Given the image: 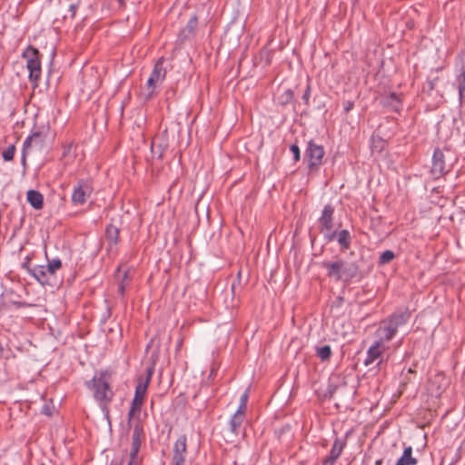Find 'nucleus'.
I'll list each match as a JSON object with an SVG mask.
<instances>
[{"label": "nucleus", "instance_id": "41", "mask_svg": "<svg viewBox=\"0 0 465 465\" xmlns=\"http://www.w3.org/2000/svg\"><path fill=\"white\" fill-rule=\"evenodd\" d=\"M119 465H122V462H120Z\"/></svg>", "mask_w": 465, "mask_h": 465}, {"label": "nucleus", "instance_id": "1", "mask_svg": "<svg viewBox=\"0 0 465 465\" xmlns=\"http://www.w3.org/2000/svg\"><path fill=\"white\" fill-rule=\"evenodd\" d=\"M411 318V312L408 309L400 310L393 312L389 317L380 322L377 330L374 332L376 342L381 345H386L392 340L397 333L398 329L407 323Z\"/></svg>", "mask_w": 465, "mask_h": 465}, {"label": "nucleus", "instance_id": "36", "mask_svg": "<svg viewBox=\"0 0 465 465\" xmlns=\"http://www.w3.org/2000/svg\"><path fill=\"white\" fill-rule=\"evenodd\" d=\"M354 106V103L351 101H347L344 103V111L346 113L350 112Z\"/></svg>", "mask_w": 465, "mask_h": 465}, {"label": "nucleus", "instance_id": "28", "mask_svg": "<svg viewBox=\"0 0 465 465\" xmlns=\"http://www.w3.org/2000/svg\"><path fill=\"white\" fill-rule=\"evenodd\" d=\"M394 258H395V253L391 250H387L381 254V256L379 258V264L380 265L387 264V263L391 262Z\"/></svg>", "mask_w": 465, "mask_h": 465}, {"label": "nucleus", "instance_id": "17", "mask_svg": "<svg viewBox=\"0 0 465 465\" xmlns=\"http://www.w3.org/2000/svg\"><path fill=\"white\" fill-rule=\"evenodd\" d=\"M246 413L242 411H236L235 413L232 416L229 427L230 432L233 437H237L242 433V426L245 420Z\"/></svg>", "mask_w": 465, "mask_h": 465}, {"label": "nucleus", "instance_id": "27", "mask_svg": "<svg viewBox=\"0 0 465 465\" xmlns=\"http://www.w3.org/2000/svg\"><path fill=\"white\" fill-rule=\"evenodd\" d=\"M456 83L460 98L462 99L463 93L465 92V70L462 69L460 74L457 75Z\"/></svg>", "mask_w": 465, "mask_h": 465}, {"label": "nucleus", "instance_id": "24", "mask_svg": "<svg viewBox=\"0 0 465 465\" xmlns=\"http://www.w3.org/2000/svg\"><path fill=\"white\" fill-rule=\"evenodd\" d=\"M316 354L322 361H329L331 356L330 345H324L316 349Z\"/></svg>", "mask_w": 465, "mask_h": 465}, {"label": "nucleus", "instance_id": "9", "mask_svg": "<svg viewBox=\"0 0 465 465\" xmlns=\"http://www.w3.org/2000/svg\"><path fill=\"white\" fill-rule=\"evenodd\" d=\"M446 154L441 149L436 148L434 150L430 169L431 175L434 179H439L449 173L450 164L446 163Z\"/></svg>", "mask_w": 465, "mask_h": 465}, {"label": "nucleus", "instance_id": "35", "mask_svg": "<svg viewBox=\"0 0 465 465\" xmlns=\"http://www.w3.org/2000/svg\"><path fill=\"white\" fill-rule=\"evenodd\" d=\"M310 95H311V87L308 85L306 87V90H305L303 95H302V99L306 104H309Z\"/></svg>", "mask_w": 465, "mask_h": 465}, {"label": "nucleus", "instance_id": "3", "mask_svg": "<svg viewBox=\"0 0 465 465\" xmlns=\"http://www.w3.org/2000/svg\"><path fill=\"white\" fill-rule=\"evenodd\" d=\"M111 377V371H101L86 382L87 387L94 392V398L104 408H106L114 398V391L110 387Z\"/></svg>", "mask_w": 465, "mask_h": 465}, {"label": "nucleus", "instance_id": "4", "mask_svg": "<svg viewBox=\"0 0 465 465\" xmlns=\"http://www.w3.org/2000/svg\"><path fill=\"white\" fill-rule=\"evenodd\" d=\"M22 57L26 61L29 80L37 84L42 74L41 54L39 51L34 46L29 45L23 52Z\"/></svg>", "mask_w": 465, "mask_h": 465}, {"label": "nucleus", "instance_id": "10", "mask_svg": "<svg viewBox=\"0 0 465 465\" xmlns=\"http://www.w3.org/2000/svg\"><path fill=\"white\" fill-rule=\"evenodd\" d=\"M153 375V370L148 369L146 376H140L137 380V385L135 388L134 397L132 401L133 406L141 409L143 403V400L147 391V388L151 381Z\"/></svg>", "mask_w": 465, "mask_h": 465}, {"label": "nucleus", "instance_id": "22", "mask_svg": "<svg viewBox=\"0 0 465 465\" xmlns=\"http://www.w3.org/2000/svg\"><path fill=\"white\" fill-rule=\"evenodd\" d=\"M448 385V381L441 374H437L430 382V391H443Z\"/></svg>", "mask_w": 465, "mask_h": 465}, {"label": "nucleus", "instance_id": "18", "mask_svg": "<svg viewBox=\"0 0 465 465\" xmlns=\"http://www.w3.org/2000/svg\"><path fill=\"white\" fill-rule=\"evenodd\" d=\"M335 235H337V241L341 251H346L351 247V236L348 230H341L339 232H333L329 237V240L331 241Z\"/></svg>", "mask_w": 465, "mask_h": 465}, {"label": "nucleus", "instance_id": "8", "mask_svg": "<svg viewBox=\"0 0 465 465\" xmlns=\"http://www.w3.org/2000/svg\"><path fill=\"white\" fill-rule=\"evenodd\" d=\"M27 272L43 286H54L57 282L56 275L47 264L28 267Z\"/></svg>", "mask_w": 465, "mask_h": 465}, {"label": "nucleus", "instance_id": "37", "mask_svg": "<svg viewBox=\"0 0 465 465\" xmlns=\"http://www.w3.org/2000/svg\"><path fill=\"white\" fill-rule=\"evenodd\" d=\"M72 145L69 144L67 145L66 147H64V155H65L66 153H69L70 149H71Z\"/></svg>", "mask_w": 465, "mask_h": 465}, {"label": "nucleus", "instance_id": "2", "mask_svg": "<svg viewBox=\"0 0 465 465\" xmlns=\"http://www.w3.org/2000/svg\"><path fill=\"white\" fill-rule=\"evenodd\" d=\"M327 272V276L335 282H343L349 284L353 279L360 278L361 272L355 262H346L342 259L324 261L322 263Z\"/></svg>", "mask_w": 465, "mask_h": 465}, {"label": "nucleus", "instance_id": "7", "mask_svg": "<svg viewBox=\"0 0 465 465\" xmlns=\"http://www.w3.org/2000/svg\"><path fill=\"white\" fill-rule=\"evenodd\" d=\"M324 153V148L322 145L315 143L312 140L308 143L304 159L311 171L316 170L322 165Z\"/></svg>", "mask_w": 465, "mask_h": 465}, {"label": "nucleus", "instance_id": "16", "mask_svg": "<svg viewBox=\"0 0 465 465\" xmlns=\"http://www.w3.org/2000/svg\"><path fill=\"white\" fill-rule=\"evenodd\" d=\"M144 437L143 426L140 420H136L134 424L133 434H132V443H131V451H138L140 450L142 444V438Z\"/></svg>", "mask_w": 465, "mask_h": 465}, {"label": "nucleus", "instance_id": "5", "mask_svg": "<svg viewBox=\"0 0 465 465\" xmlns=\"http://www.w3.org/2000/svg\"><path fill=\"white\" fill-rule=\"evenodd\" d=\"M93 182L91 179H79L74 187L71 200L74 205H83L93 193Z\"/></svg>", "mask_w": 465, "mask_h": 465}, {"label": "nucleus", "instance_id": "34", "mask_svg": "<svg viewBox=\"0 0 465 465\" xmlns=\"http://www.w3.org/2000/svg\"><path fill=\"white\" fill-rule=\"evenodd\" d=\"M291 152L293 154V159L295 162H299L301 159L300 148L297 144H292L290 147Z\"/></svg>", "mask_w": 465, "mask_h": 465}, {"label": "nucleus", "instance_id": "21", "mask_svg": "<svg viewBox=\"0 0 465 465\" xmlns=\"http://www.w3.org/2000/svg\"><path fill=\"white\" fill-rule=\"evenodd\" d=\"M418 460L412 456V448L408 446L404 449L402 455L398 459L395 465H416Z\"/></svg>", "mask_w": 465, "mask_h": 465}, {"label": "nucleus", "instance_id": "40", "mask_svg": "<svg viewBox=\"0 0 465 465\" xmlns=\"http://www.w3.org/2000/svg\"><path fill=\"white\" fill-rule=\"evenodd\" d=\"M117 1H118V3H119L121 5H124V0H117Z\"/></svg>", "mask_w": 465, "mask_h": 465}, {"label": "nucleus", "instance_id": "11", "mask_svg": "<svg viewBox=\"0 0 465 465\" xmlns=\"http://www.w3.org/2000/svg\"><path fill=\"white\" fill-rule=\"evenodd\" d=\"M187 454V438L181 435L175 441L173 446V453L172 465H185Z\"/></svg>", "mask_w": 465, "mask_h": 465}, {"label": "nucleus", "instance_id": "32", "mask_svg": "<svg viewBox=\"0 0 465 465\" xmlns=\"http://www.w3.org/2000/svg\"><path fill=\"white\" fill-rule=\"evenodd\" d=\"M47 265L51 268L54 273L56 275V272L62 268V262L60 259H53L49 261Z\"/></svg>", "mask_w": 465, "mask_h": 465}, {"label": "nucleus", "instance_id": "14", "mask_svg": "<svg viewBox=\"0 0 465 465\" xmlns=\"http://www.w3.org/2000/svg\"><path fill=\"white\" fill-rule=\"evenodd\" d=\"M346 446V440L336 438L331 446L330 454L322 460V465H334Z\"/></svg>", "mask_w": 465, "mask_h": 465}, {"label": "nucleus", "instance_id": "29", "mask_svg": "<svg viewBox=\"0 0 465 465\" xmlns=\"http://www.w3.org/2000/svg\"><path fill=\"white\" fill-rule=\"evenodd\" d=\"M248 399H249V389H246L245 391L241 395L240 404L237 409L238 411H242V412L246 413Z\"/></svg>", "mask_w": 465, "mask_h": 465}, {"label": "nucleus", "instance_id": "31", "mask_svg": "<svg viewBox=\"0 0 465 465\" xmlns=\"http://www.w3.org/2000/svg\"><path fill=\"white\" fill-rule=\"evenodd\" d=\"M15 153V146L10 145L3 152V158L5 161H12Z\"/></svg>", "mask_w": 465, "mask_h": 465}, {"label": "nucleus", "instance_id": "26", "mask_svg": "<svg viewBox=\"0 0 465 465\" xmlns=\"http://www.w3.org/2000/svg\"><path fill=\"white\" fill-rule=\"evenodd\" d=\"M197 17L196 16H193L187 23L186 26L183 28V34L184 35L185 37L189 36L190 35H193L195 30H196V27H197Z\"/></svg>", "mask_w": 465, "mask_h": 465}, {"label": "nucleus", "instance_id": "23", "mask_svg": "<svg viewBox=\"0 0 465 465\" xmlns=\"http://www.w3.org/2000/svg\"><path fill=\"white\" fill-rule=\"evenodd\" d=\"M401 98L396 93H390L384 97V104L391 106L395 112L401 109Z\"/></svg>", "mask_w": 465, "mask_h": 465}, {"label": "nucleus", "instance_id": "25", "mask_svg": "<svg viewBox=\"0 0 465 465\" xmlns=\"http://www.w3.org/2000/svg\"><path fill=\"white\" fill-rule=\"evenodd\" d=\"M140 413H141V409L131 405V408L128 412V422H127L129 428H132V426H134V422L136 420H140L139 419Z\"/></svg>", "mask_w": 465, "mask_h": 465}, {"label": "nucleus", "instance_id": "15", "mask_svg": "<svg viewBox=\"0 0 465 465\" xmlns=\"http://www.w3.org/2000/svg\"><path fill=\"white\" fill-rule=\"evenodd\" d=\"M333 213L334 207L331 204H326L322 210V215L319 218V223L322 231L331 232L333 228Z\"/></svg>", "mask_w": 465, "mask_h": 465}, {"label": "nucleus", "instance_id": "19", "mask_svg": "<svg viewBox=\"0 0 465 465\" xmlns=\"http://www.w3.org/2000/svg\"><path fill=\"white\" fill-rule=\"evenodd\" d=\"M120 230L114 224H108L105 228V239L109 248L117 245L119 242Z\"/></svg>", "mask_w": 465, "mask_h": 465}, {"label": "nucleus", "instance_id": "30", "mask_svg": "<svg viewBox=\"0 0 465 465\" xmlns=\"http://www.w3.org/2000/svg\"><path fill=\"white\" fill-rule=\"evenodd\" d=\"M142 457L139 456L138 451H131L130 450V458L127 465H141L142 463Z\"/></svg>", "mask_w": 465, "mask_h": 465}, {"label": "nucleus", "instance_id": "38", "mask_svg": "<svg viewBox=\"0 0 465 465\" xmlns=\"http://www.w3.org/2000/svg\"><path fill=\"white\" fill-rule=\"evenodd\" d=\"M119 292H121V294H124V286L123 284H121L119 286Z\"/></svg>", "mask_w": 465, "mask_h": 465}, {"label": "nucleus", "instance_id": "6", "mask_svg": "<svg viewBox=\"0 0 465 465\" xmlns=\"http://www.w3.org/2000/svg\"><path fill=\"white\" fill-rule=\"evenodd\" d=\"M163 63L164 58L160 57L156 61L151 75L147 80L146 89L148 91V97H152L153 95L155 88L163 82L166 76V69L163 67Z\"/></svg>", "mask_w": 465, "mask_h": 465}, {"label": "nucleus", "instance_id": "39", "mask_svg": "<svg viewBox=\"0 0 465 465\" xmlns=\"http://www.w3.org/2000/svg\"><path fill=\"white\" fill-rule=\"evenodd\" d=\"M381 462H382V460H377V461H376V465H381Z\"/></svg>", "mask_w": 465, "mask_h": 465}, {"label": "nucleus", "instance_id": "33", "mask_svg": "<svg viewBox=\"0 0 465 465\" xmlns=\"http://www.w3.org/2000/svg\"><path fill=\"white\" fill-rule=\"evenodd\" d=\"M77 9H78V3L70 4L69 8H68V13H69V17L71 19H73L75 16ZM67 17H68V15H65L64 18H67Z\"/></svg>", "mask_w": 465, "mask_h": 465}, {"label": "nucleus", "instance_id": "20", "mask_svg": "<svg viewBox=\"0 0 465 465\" xmlns=\"http://www.w3.org/2000/svg\"><path fill=\"white\" fill-rule=\"evenodd\" d=\"M26 199L35 210H41L44 206V197L38 191L29 190L26 194Z\"/></svg>", "mask_w": 465, "mask_h": 465}, {"label": "nucleus", "instance_id": "12", "mask_svg": "<svg viewBox=\"0 0 465 465\" xmlns=\"http://www.w3.org/2000/svg\"><path fill=\"white\" fill-rule=\"evenodd\" d=\"M46 134L43 131H35L31 135H29L24 142L23 145V157L22 160L25 162V155L28 150L32 146L43 147L45 141Z\"/></svg>", "mask_w": 465, "mask_h": 465}, {"label": "nucleus", "instance_id": "13", "mask_svg": "<svg viewBox=\"0 0 465 465\" xmlns=\"http://www.w3.org/2000/svg\"><path fill=\"white\" fill-rule=\"evenodd\" d=\"M387 349V345H381L379 342L374 341L367 351L364 365L369 366L377 360H379L378 365H381L382 362L381 356Z\"/></svg>", "mask_w": 465, "mask_h": 465}]
</instances>
